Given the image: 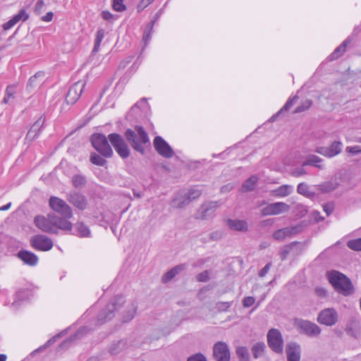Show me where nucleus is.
Returning <instances> with one entry per match:
<instances>
[{
    "label": "nucleus",
    "mask_w": 361,
    "mask_h": 361,
    "mask_svg": "<svg viewBox=\"0 0 361 361\" xmlns=\"http://www.w3.org/2000/svg\"><path fill=\"white\" fill-rule=\"evenodd\" d=\"M329 283L334 289L344 296H349L354 293V288L350 280L343 274L332 270L327 272Z\"/></svg>",
    "instance_id": "nucleus-1"
},
{
    "label": "nucleus",
    "mask_w": 361,
    "mask_h": 361,
    "mask_svg": "<svg viewBox=\"0 0 361 361\" xmlns=\"http://www.w3.org/2000/svg\"><path fill=\"white\" fill-rule=\"evenodd\" d=\"M136 133L132 129H127L125 133L126 140L132 147L141 154L145 153V145L149 142L147 133L141 126H135Z\"/></svg>",
    "instance_id": "nucleus-2"
},
{
    "label": "nucleus",
    "mask_w": 361,
    "mask_h": 361,
    "mask_svg": "<svg viewBox=\"0 0 361 361\" xmlns=\"http://www.w3.org/2000/svg\"><path fill=\"white\" fill-rule=\"evenodd\" d=\"M122 296H116L110 301L97 316V322L102 324L114 317V312L124 303Z\"/></svg>",
    "instance_id": "nucleus-3"
},
{
    "label": "nucleus",
    "mask_w": 361,
    "mask_h": 361,
    "mask_svg": "<svg viewBox=\"0 0 361 361\" xmlns=\"http://www.w3.org/2000/svg\"><path fill=\"white\" fill-rule=\"evenodd\" d=\"M93 147L102 156L109 158L113 155V150L106 137L102 133H94L90 137Z\"/></svg>",
    "instance_id": "nucleus-4"
},
{
    "label": "nucleus",
    "mask_w": 361,
    "mask_h": 361,
    "mask_svg": "<svg viewBox=\"0 0 361 361\" xmlns=\"http://www.w3.org/2000/svg\"><path fill=\"white\" fill-rule=\"evenodd\" d=\"M108 139L121 158L126 159L130 156V149L121 135L116 133H111L108 135Z\"/></svg>",
    "instance_id": "nucleus-5"
},
{
    "label": "nucleus",
    "mask_w": 361,
    "mask_h": 361,
    "mask_svg": "<svg viewBox=\"0 0 361 361\" xmlns=\"http://www.w3.org/2000/svg\"><path fill=\"white\" fill-rule=\"evenodd\" d=\"M49 204L51 209L62 216L66 219H71L73 216L71 207L63 200L57 197H51Z\"/></svg>",
    "instance_id": "nucleus-6"
},
{
    "label": "nucleus",
    "mask_w": 361,
    "mask_h": 361,
    "mask_svg": "<svg viewBox=\"0 0 361 361\" xmlns=\"http://www.w3.org/2000/svg\"><path fill=\"white\" fill-rule=\"evenodd\" d=\"M54 217V214H49L47 216H37L34 219L35 225L43 232L56 234Z\"/></svg>",
    "instance_id": "nucleus-7"
},
{
    "label": "nucleus",
    "mask_w": 361,
    "mask_h": 361,
    "mask_svg": "<svg viewBox=\"0 0 361 361\" xmlns=\"http://www.w3.org/2000/svg\"><path fill=\"white\" fill-rule=\"evenodd\" d=\"M269 347L276 353H282L283 340L281 332L276 329H271L267 334Z\"/></svg>",
    "instance_id": "nucleus-8"
},
{
    "label": "nucleus",
    "mask_w": 361,
    "mask_h": 361,
    "mask_svg": "<svg viewBox=\"0 0 361 361\" xmlns=\"http://www.w3.org/2000/svg\"><path fill=\"white\" fill-rule=\"evenodd\" d=\"M295 325L300 333L310 337H316L321 333V329L318 325L307 320L296 319Z\"/></svg>",
    "instance_id": "nucleus-9"
},
{
    "label": "nucleus",
    "mask_w": 361,
    "mask_h": 361,
    "mask_svg": "<svg viewBox=\"0 0 361 361\" xmlns=\"http://www.w3.org/2000/svg\"><path fill=\"white\" fill-rule=\"evenodd\" d=\"M30 243L33 248L40 251H49L54 245L51 239L44 235H36L31 238Z\"/></svg>",
    "instance_id": "nucleus-10"
},
{
    "label": "nucleus",
    "mask_w": 361,
    "mask_h": 361,
    "mask_svg": "<svg viewBox=\"0 0 361 361\" xmlns=\"http://www.w3.org/2000/svg\"><path fill=\"white\" fill-rule=\"evenodd\" d=\"M338 320V314L334 308H326L322 310L317 317V321L326 326L334 325Z\"/></svg>",
    "instance_id": "nucleus-11"
},
{
    "label": "nucleus",
    "mask_w": 361,
    "mask_h": 361,
    "mask_svg": "<svg viewBox=\"0 0 361 361\" xmlns=\"http://www.w3.org/2000/svg\"><path fill=\"white\" fill-rule=\"evenodd\" d=\"M66 199L72 205L80 210H85L87 207V200L80 192L71 191L67 193Z\"/></svg>",
    "instance_id": "nucleus-12"
},
{
    "label": "nucleus",
    "mask_w": 361,
    "mask_h": 361,
    "mask_svg": "<svg viewBox=\"0 0 361 361\" xmlns=\"http://www.w3.org/2000/svg\"><path fill=\"white\" fill-rule=\"evenodd\" d=\"M213 354L216 361H229L231 358L228 346L222 341H219L214 344Z\"/></svg>",
    "instance_id": "nucleus-13"
},
{
    "label": "nucleus",
    "mask_w": 361,
    "mask_h": 361,
    "mask_svg": "<svg viewBox=\"0 0 361 361\" xmlns=\"http://www.w3.org/2000/svg\"><path fill=\"white\" fill-rule=\"evenodd\" d=\"M290 206L285 202H275L268 204L262 209L263 216L278 215L288 212Z\"/></svg>",
    "instance_id": "nucleus-14"
},
{
    "label": "nucleus",
    "mask_w": 361,
    "mask_h": 361,
    "mask_svg": "<svg viewBox=\"0 0 361 361\" xmlns=\"http://www.w3.org/2000/svg\"><path fill=\"white\" fill-rule=\"evenodd\" d=\"M154 147L161 156L165 158H171L174 152L169 145L160 136H157L154 140Z\"/></svg>",
    "instance_id": "nucleus-15"
},
{
    "label": "nucleus",
    "mask_w": 361,
    "mask_h": 361,
    "mask_svg": "<svg viewBox=\"0 0 361 361\" xmlns=\"http://www.w3.org/2000/svg\"><path fill=\"white\" fill-rule=\"evenodd\" d=\"M85 87V82H77L74 83L69 89L66 100L68 104H73L80 98Z\"/></svg>",
    "instance_id": "nucleus-16"
},
{
    "label": "nucleus",
    "mask_w": 361,
    "mask_h": 361,
    "mask_svg": "<svg viewBox=\"0 0 361 361\" xmlns=\"http://www.w3.org/2000/svg\"><path fill=\"white\" fill-rule=\"evenodd\" d=\"M219 205L220 204L216 201L204 203L198 210L197 218L205 219L213 216Z\"/></svg>",
    "instance_id": "nucleus-17"
},
{
    "label": "nucleus",
    "mask_w": 361,
    "mask_h": 361,
    "mask_svg": "<svg viewBox=\"0 0 361 361\" xmlns=\"http://www.w3.org/2000/svg\"><path fill=\"white\" fill-rule=\"evenodd\" d=\"M343 145L339 141L334 142L330 147H317L316 152L327 157H333L338 154L342 149Z\"/></svg>",
    "instance_id": "nucleus-18"
},
{
    "label": "nucleus",
    "mask_w": 361,
    "mask_h": 361,
    "mask_svg": "<svg viewBox=\"0 0 361 361\" xmlns=\"http://www.w3.org/2000/svg\"><path fill=\"white\" fill-rule=\"evenodd\" d=\"M301 230L300 226H296L293 227H286L279 229L274 234L273 236L276 240H283L287 237L291 236L293 234L298 233Z\"/></svg>",
    "instance_id": "nucleus-19"
},
{
    "label": "nucleus",
    "mask_w": 361,
    "mask_h": 361,
    "mask_svg": "<svg viewBox=\"0 0 361 361\" xmlns=\"http://www.w3.org/2000/svg\"><path fill=\"white\" fill-rule=\"evenodd\" d=\"M286 355L288 361H300V347L295 343H290L287 345Z\"/></svg>",
    "instance_id": "nucleus-20"
},
{
    "label": "nucleus",
    "mask_w": 361,
    "mask_h": 361,
    "mask_svg": "<svg viewBox=\"0 0 361 361\" xmlns=\"http://www.w3.org/2000/svg\"><path fill=\"white\" fill-rule=\"evenodd\" d=\"M44 118L42 116L34 123V124L31 126L30 129L27 133L25 137L27 140L31 142L37 137L41 128L44 125Z\"/></svg>",
    "instance_id": "nucleus-21"
},
{
    "label": "nucleus",
    "mask_w": 361,
    "mask_h": 361,
    "mask_svg": "<svg viewBox=\"0 0 361 361\" xmlns=\"http://www.w3.org/2000/svg\"><path fill=\"white\" fill-rule=\"evenodd\" d=\"M18 257L20 258L25 264L30 266H35L37 264L38 257L37 256L32 252L27 250H20L18 252Z\"/></svg>",
    "instance_id": "nucleus-22"
},
{
    "label": "nucleus",
    "mask_w": 361,
    "mask_h": 361,
    "mask_svg": "<svg viewBox=\"0 0 361 361\" xmlns=\"http://www.w3.org/2000/svg\"><path fill=\"white\" fill-rule=\"evenodd\" d=\"M137 309V305L136 302H132L126 305L124 311L123 312V322H127L133 319L136 314Z\"/></svg>",
    "instance_id": "nucleus-23"
},
{
    "label": "nucleus",
    "mask_w": 361,
    "mask_h": 361,
    "mask_svg": "<svg viewBox=\"0 0 361 361\" xmlns=\"http://www.w3.org/2000/svg\"><path fill=\"white\" fill-rule=\"evenodd\" d=\"M54 223L56 226V233L59 232V229L71 231L73 228V224L68 221L65 217H59L54 214Z\"/></svg>",
    "instance_id": "nucleus-24"
},
{
    "label": "nucleus",
    "mask_w": 361,
    "mask_h": 361,
    "mask_svg": "<svg viewBox=\"0 0 361 361\" xmlns=\"http://www.w3.org/2000/svg\"><path fill=\"white\" fill-rule=\"evenodd\" d=\"M227 225L231 230L236 231H246L248 228L247 222L243 220L228 219Z\"/></svg>",
    "instance_id": "nucleus-25"
},
{
    "label": "nucleus",
    "mask_w": 361,
    "mask_h": 361,
    "mask_svg": "<svg viewBox=\"0 0 361 361\" xmlns=\"http://www.w3.org/2000/svg\"><path fill=\"white\" fill-rule=\"evenodd\" d=\"M185 264H181L179 265L176 266L171 270L168 271L166 273H165L162 276V281L164 283H167L169 281H171L173 278H174L177 274H178L180 272L183 271L185 269Z\"/></svg>",
    "instance_id": "nucleus-26"
},
{
    "label": "nucleus",
    "mask_w": 361,
    "mask_h": 361,
    "mask_svg": "<svg viewBox=\"0 0 361 361\" xmlns=\"http://www.w3.org/2000/svg\"><path fill=\"white\" fill-rule=\"evenodd\" d=\"M77 235L80 238H91V231L87 225L83 221H78L75 224Z\"/></svg>",
    "instance_id": "nucleus-27"
},
{
    "label": "nucleus",
    "mask_w": 361,
    "mask_h": 361,
    "mask_svg": "<svg viewBox=\"0 0 361 361\" xmlns=\"http://www.w3.org/2000/svg\"><path fill=\"white\" fill-rule=\"evenodd\" d=\"M188 204L185 193H179L172 200L171 206L174 208H182Z\"/></svg>",
    "instance_id": "nucleus-28"
},
{
    "label": "nucleus",
    "mask_w": 361,
    "mask_h": 361,
    "mask_svg": "<svg viewBox=\"0 0 361 361\" xmlns=\"http://www.w3.org/2000/svg\"><path fill=\"white\" fill-rule=\"evenodd\" d=\"M127 348V341L125 339L116 341L110 345L109 353L111 355H117Z\"/></svg>",
    "instance_id": "nucleus-29"
},
{
    "label": "nucleus",
    "mask_w": 361,
    "mask_h": 361,
    "mask_svg": "<svg viewBox=\"0 0 361 361\" xmlns=\"http://www.w3.org/2000/svg\"><path fill=\"white\" fill-rule=\"evenodd\" d=\"M293 186L290 185H282L272 191V195L276 197H286L293 192Z\"/></svg>",
    "instance_id": "nucleus-30"
},
{
    "label": "nucleus",
    "mask_w": 361,
    "mask_h": 361,
    "mask_svg": "<svg viewBox=\"0 0 361 361\" xmlns=\"http://www.w3.org/2000/svg\"><path fill=\"white\" fill-rule=\"evenodd\" d=\"M339 183L336 179L324 182L318 185L319 189L323 192H330L336 189Z\"/></svg>",
    "instance_id": "nucleus-31"
},
{
    "label": "nucleus",
    "mask_w": 361,
    "mask_h": 361,
    "mask_svg": "<svg viewBox=\"0 0 361 361\" xmlns=\"http://www.w3.org/2000/svg\"><path fill=\"white\" fill-rule=\"evenodd\" d=\"M348 43V39L343 41V43L338 46L332 54H330L329 56V59L333 61L341 56L345 51Z\"/></svg>",
    "instance_id": "nucleus-32"
},
{
    "label": "nucleus",
    "mask_w": 361,
    "mask_h": 361,
    "mask_svg": "<svg viewBox=\"0 0 361 361\" xmlns=\"http://www.w3.org/2000/svg\"><path fill=\"white\" fill-rule=\"evenodd\" d=\"M257 180L258 178L256 176H252L247 179L242 186V191L248 192L252 190L255 188Z\"/></svg>",
    "instance_id": "nucleus-33"
},
{
    "label": "nucleus",
    "mask_w": 361,
    "mask_h": 361,
    "mask_svg": "<svg viewBox=\"0 0 361 361\" xmlns=\"http://www.w3.org/2000/svg\"><path fill=\"white\" fill-rule=\"evenodd\" d=\"M297 191L299 194L307 197H312L314 195V192L310 191L309 185L305 183H300L298 184Z\"/></svg>",
    "instance_id": "nucleus-34"
},
{
    "label": "nucleus",
    "mask_w": 361,
    "mask_h": 361,
    "mask_svg": "<svg viewBox=\"0 0 361 361\" xmlns=\"http://www.w3.org/2000/svg\"><path fill=\"white\" fill-rule=\"evenodd\" d=\"M266 348V345L264 342H259L253 345L252 347V352L255 358H258L262 356Z\"/></svg>",
    "instance_id": "nucleus-35"
},
{
    "label": "nucleus",
    "mask_w": 361,
    "mask_h": 361,
    "mask_svg": "<svg viewBox=\"0 0 361 361\" xmlns=\"http://www.w3.org/2000/svg\"><path fill=\"white\" fill-rule=\"evenodd\" d=\"M104 35L105 32L103 29H99L97 30L96 33L94 45L92 49L93 53H97L99 51L101 42H102L104 37Z\"/></svg>",
    "instance_id": "nucleus-36"
},
{
    "label": "nucleus",
    "mask_w": 361,
    "mask_h": 361,
    "mask_svg": "<svg viewBox=\"0 0 361 361\" xmlns=\"http://www.w3.org/2000/svg\"><path fill=\"white\" fill-rule=\"evenodd\" d=\"M90 161L93 164L100 166H104L106 163V161L104 158H102L100 155L96 154L95 152L91 153Z\"/></svg>",
    "instance_id": "nucleus-37"
},
{
    "label": "nucleus",
    "mask_w": 361,
    "mask_h": 361,
    "mask_svg": "<svg viewBox=\"0 0 361 361\" xmlns=\"http://www.w3.org/2000/svg\"><path fill=\"white\" fill-rule=\"evenodd\" d=\"M189 203L198 198L202 195V190L198 188H192L188 192H185Z\"/></svg>",
    "instance_id": "nucleus-38"
},
{
    "label": "nucleus",
    "mask_w": 361,
    "mask_h": 361,
    "mask_svg": "<svg viewBox=\"0 0 361 361\" xmlns=\"http://www.w3.org/2000/svg\"><path fill=\"white\" fill-rule=\"evenodd\" d=\"M72 183L75 188H82L86 183V179L81 175H75L72 178Z\"/></svg>",
    "instance_id": "nucleus-39"
},
{
    "label": "nucleus",
    "mask_w": 361,
    "mask_h": 361,
    "mask_svg": "<svg viewBox=\"0 0 361 361\" xmlns=\"http://www.w3.org/2000/svg\"><path fill=\"white\" fill-rule=\"evenodd\" d=\"M298 99V97L297 96H295L293 97V98L291 99H289L286 103L284 104V106H283V108L274 116H273L270 120L271 121H274L276 117L279 114H281V111H288L292 106L293 104H294V102Z\"/></svg>",
    "instance_id": "nucleus-40"
},
{
    "label": "nucleus",
    "mask_w": 361,
    "mask_h": 361,
    "mask_svg": "<svg viewBox=\"0 0 361 361\" xmlns=\"http://www.w3.org/2000/svg\"><path fill=\"white\" fill-rule=\"evenodd\" d=\"M322 161V159L316 156V155H310L307 157L305 161H304L302 164V166H307V165H314L319 168H321L319 165H317L318 163H319Z\"/></svg>",
    "instance_id": "nucleus-41"
},
{
    "label": "nucleus",
    "mask_w": 361,
    "mask_h": 361,
    "mask_svg": "<svg viewBox=\"0 0 361 361\" xmlns=\"http://www.w3.org/2000/svg\"><path fill=\"white\" fill-rule=\"evenodd\" d=\"M29 18V15L27 13L25 9H21L19 13L16 15H15L12 19L13 21L16 24L19 21L23 20L25 21Z\"/></svg>",
    "instance_id": "nucleus-42"
},
{
    "label": "nucleus",
    "mask_w": 361,
    "mask_h": 361,
    "mask_svg": "<svg viewBox=\"0 0 361 361\" xmlns=\"http://www.w3.org/2000/svg\"><path fill=\"white\" fill-rule=\"evenodd\" d=\"M347 245L351 250L361 251V238L349 240Z\"/></svg>",
    "instance_id": "nucleus-43"
},
{
    "label": "nucleus",
    "mask_w": 361,
    "mask_h": 361,
    "mask_svg": "<svg viewBox=\"0 0 361 361\" xmlns=\"http://www.w3.org/2000/svg\"><path fill=\"white\" fill-rule=\"evenodd\" d=\"M28 291L27 290H20L16 293V300L13 302V305H18V300H23L27 298L28 296Z\"/></svg>",
    "instance_id": "nucleus-44"
},
{
    "label": "nucleus",
    "mask_w": 361,
    "mask_h": 361,
    "mask_svg": "<svg viewBox=\"0 0 361 361\" xmlns=\"http://www.w3.org/2000/svg\"><path fill=\"white\" fill-rule=\"evenodd\" d=\"M312 104V102L311 100L306 99L304 102H302V103L295 109L294 112L300 113V112L304 111L308 109L311 106Z\"/></svg>",
    "instance_id": "nucleus-45"
},
{
    "label": "nucleus",
    "mask_w": 361,
    "mask_h": 361,
    "mask_svg": "<svg viewBox=\"0 0 361 361\" xmlns=\"http://www.w3.org/2000/svg\"><path fill=\"white\" fill-rule=\"evenodd\" d=\"M45 8L44 1L43 0H37L35 5V13L39 15L45 11Z\"/></svg>",
    "instance_id": "nucleus-46"
},
{
    "label": "nucleus",
    "mask_w": 361,
    "mask_h": 361,
    "mask_svg": "<svg viewBox=\"0 0 361 361\" xmlns=\"http://www.w3.org/2000/svg\"><path fill=\"white\" fill-rule=\"evenodd\" d=\"M113 8L118 12L123 11L124 10H126V6L123 4V0H114Z\"/></svg>",
    "instance_id": "nucleus-47"
},
{
    "label": "nucleus",
    "mask_w": 361,
    "mask_h": 361,
    "mask_svg": "<svg viewBox=\"0 0 361 361\" xmlns=\"http://www.w3.org/2000/svg\"><path fill=\"white\" fill-rule=\"evenodd\" d=\"M236 354L239 357L243 358V359H246V358H248V357H249V353H248L247 349L243 346L238 347L236 349Z\"/></svg>",
    "instance_id": "nucleus-48"
},
{
    "label": "nucleus",
    "mask_w": 361,
    "mask_h": 361,
    "mask_svg": "<svg viewBox=\"0 0 361 361\" xmlns=\"http://www.w3.org/2000/svg\"><path fill=\"white\" fill-rule=\"evenodd\" d=\"M231 305L229 302H219L216 303V307L220 312L226 311Z\"/></svg>",
    "instance_id": "nucleus-49"
},
{
    "label": "nucleus",
    "mask_w": 361,
    "mask_h": 361,
    "mask_svg": "<svg viewBox=\"0 0 361 361\" xmlns=\"http://www.w3.org/2000/svg\"><path fill=\"white\" fill-rule=\"evenodd\" d=\"M41 75H42L41 73H37L35 75L30 77V78L29 79L27 87L32 88L34 86H36L38 84L36 82L37 80L38 77H39Z\"/></svg>",
    "instance_id": "nucleus-50"
},
{
    "label": "nucleus",
    "mask_w": 361,
    "mask_h": 361,
    "mask_svg": "<svg viewBox=\"0 0 361 361\" xmlns=\"http://www.w3.org/2000/svg\"><path fill=\"white\" fill-rule=\"evenodd\" d=\"M14 93V87L11 86H8L6 89V96L4 97L3 102L6 104L8 102L9 99L13 97Z\"/></svg>",
    "instance_id": "nucleus-51"
},
{
    "label": "nucleus",
    "mask_w": 361,
    "mask_h": 361,
    "mask_svg": "<svg viewBox=\"0 0 361 361\" xmlns=\"http://www.w3.org/2000/svg\"><path fill=\"white\" fill-rule=\"evenodd\" d=\"M255 302V298L251 297V296H247V297L244 298V299L243 300V305L245 307H250L252 305H254Z\"/></svg>",
    "instance_id": "nucleus-52"
},
{
    "label": "nucleus",
    "mask_w": 361,
    "mask_h": 361,
    "mask_svg": "<svg viewBox=\"0 0 361 361\" xmlns=\"http://www.w3.org/2000/svg\"><path fill=\"white\" fill-rule=\"evenodd\" d=\"M188 361H207V359L202 354L197 353L189 357Z\"/></svg>",
    "instance_id": "nucleus-53"
},
{
    "label": "nucleus",
    "mask_w": 361,
    "mask_h": 361,
    "mask_svg": "<svg viewBox=\"0 0 361 361\" xmlns=\"http://www.w3.org/2000/svg\"><path fill=\"white\" fill-rule=\"evenodd\" d=\"M197 280L202 282H206L209 280L208 271H204L197 276Z\"/></svg>",
    "instance_id": "nucleus-54"
},
{
    "label": "nucleus",
    "mask_w": 361,
    "mask_h": 361,
    "mask_svg": "<svg viewBox=\"0 0 361 361\" xmlns=\"http://www.w3.org/2000/svg\"><path fill=\"white\" fill-rule=\"evenodd\" d=\"M334 209V206L331 202L326 203L323 206L324 212L327 216H329L333 212Z\"/></svg>",
    "instance_id": "nucleus-55"
},
{
    "label": "nucleus",
    "mask_w": 361,
    "mask_h": 361,
    "mask_svg": "<svg viewBox=\"0 0 361 361\" xmlns=\"http://www.w3.org/2000/svg\"><path fill=\"white\" fill-rule=\"evenodd\" d=\"M346 152L353 154L361 153V147L356 145L353 147H347Z\"/></svg>",
    "instance_id": "nucleus-56"
},
{
    "label": "nucleus",
    "mask_w": 361,
    "mask_h": 361,
    "mask_svg": "<svg viewBox=\"0 0 361 361\" xmlns=\"http://www.w3.org/2000/svg\"><path fill=\"white\" fill-rule=\"evenodd\" d=\"M154 0H141L137 5V9L139 11H142L147 6H148Z\"/></svg>",
    "instance_id": "nucleus-57"
},
{
    "label": "nucleus",
    "mask_w": 361,
    "mask_h": 361,
    "mask_svg": "<svg viewBox=\"0 0 361 361\" xmlns=\"http://www.w3.org/2000/svg\"><path fill=\"white\" fill-rule=\"evenodd\" d=\"M101 15H102V17L103 18V19H104L105 20H108V21L114 20L113 14L108 11H103L102 12Z\"/></svg>",
    "instance_id": "nucleus-58"
},
{
    "label": "nucleus",
    "mask_w": 361,
    "mask_h": 361,
    "mask_svg": "<svg viewBox=\"0 0 361 361\" xmlns=\"http://www.w3.org/2000/svg\"><path fill=\"white\" fill-rule=\"evenodd\" d=\"M306 173L303 168L295 169L291 172V175L294 177H299Z\"/></svg>",
    "instance_id": "nucleus-59"
},
{
    "label": "nucleus",
    "mask_w": 361,
    "mask_h": 361,
    "mask_svg": "<svg viewBox=\"0 0 361 361\" xmlns=\"http://www.w3.org/2000/svg\"><path fill=\"white\" fill-rule=\"evenodd\" d=\"M271 267V263H267L263 269H262L260 270V271L259 272V276L260 277H264L267 274V272L269 271L270 267Z\"/></svg>",
    "instance_id": "nucleus-60"
},
{
    "label": "nucleus",
    "mask_w": 361,
    "mask_h": 361,
    "mask_svg": "<svg viewBox=\"0 0 361 361\" xmlns=\"http://www.w3.org/2000/svg\"><path fill=\"white\" fill-rule=\"evenodd\" d=\"M54 16V13L50 11L48 12L46 15L41 17V20L44 22H50L52 20Z\"/></svg>",
    "instance_id": "nucleus-61"
},
{
    "label": "nucleus",
    "mask_w": 361,
    "mask_h": 361,
    "mask_svg": "<svg viewBox=\"0 0 361 361\" xmlns=\"http://www.w3.org/2000/svg\"><path fill=\"white\" fill-rule=\"evenodd\" d=\"M15 25H16V23L13 21V19L11 18L3 25V28L5 30H8L11 29Z\"/></svg>",
    "instance_id": "nucleus-62"
},
{
    "label": "nucleus",
    "mask_w": 361,
    "mask_h": 361,
    "mask_svg": "<svg viewBox=\"0 0 361 361\" xmlns=\"http://www.w3.org/2000/svg\"><path fill=\"white\" fill-rule=\"evenodd\" d=\"M154 20H152L151 23H148L144 30V33H152L153 27H154Z\"/></svg>",
    "instance_id": "nucleus-63"
},
{
    "label": "nucleus",
    "mask_w": 361,
    "mask_h": 361,
    "mask_svg": "<svg viewBox=\"0 0 361 361\" xmlns=\"http://www.w3.org/2000/svg\"><path fill=\"white\" fill-rule=\"evenodd\" d=\"M315 292H316L317 295L320 297H325L326 295V290L322 288H317L315 289Z\"/></svg>",
    "instance_id": "nucleus-64"
}]
</instances>
